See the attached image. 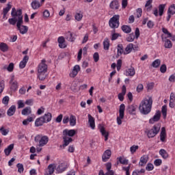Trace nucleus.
Masks as SVG:
<instances>
[{"label": "nucleus", "instance_id": "1", "mask_svg": "<svg viewBox=\"0 0 175 175\" xmlns=\"http://www.w3.org/2000/svg\"><path fill=\"white\" fill-rule=\"evenodd\" d=\"M11 16L12 17L18 16V22L16 23L17 29L22 35L27 33L28 32V27L23 25L24 24V21H23V10H16V8H13L12 9Z\"/></svg>", "mask_w": 175, "mask_h": 175}, {"label": "nucleus", "instance_id": "2", "mask_svg": "<svg viewBox=\"0 0 175 175\" xmlns=\"http://www.w3.org/2000/svg\"><path fill=\"white\" fill-rule=\"evenodd\" d=\"M152 107V97L144 98L139 104V111L142 114L147 116L150 114Z\"/></svg>", "mask_w": 175, "mask_h": 175}, {"label": "nucleus", "instance_id": "3", "mask_svg": "<svg viewBox=\"0 0 175 175\" xmlns=\"http://www.w3.org/2000/svg\"><path fill=\"white\" fill-rule=\"evenodd\" d=\"M34 142L35 143H38V147H44V146L49 143V137L46 135L42 136L40 135H37L34 137Z\"/></svg>", "mask_w": 175, "mask_h": 175}, {"label": "nucleus", "instance_id": "4", "mask_svg": "<svg viewBox=\"0 0 175 175\" xmlns=\"http://www.w3.org/2000/svg\"><path fill=\"white\" fill-rule=\"evenodd\" d=\"M159 131H161V125L156 124L153 126V128H152L150 130L146 132L148 137L149 139L155 137V136H157V135L159 133Z\"/></svg>", "mask_w": 175, "mask_h": 175}, {"label": "nucleus", "instance_id": "5", "mask_svg": "<svg viewBox=\"0 0 175 175\" xmlns=\"http://www.w3.org/2000/svg\"><path fill=\"white\" fill-rule=\"evenodd\" d=\"M109 25L111 28H118L120 27V15H114L110 18Z\"/></svg>", "mask_w": 175, "mask_h": 175}, {"label": "nucleus", "instance_id": "6", "mask_svg": "<svg viewBox=\"0 0 175 175\" xmlns=\"http://www.w3.org/2000/svg\"><path fill=\"white\" fill-rule=\"evenodd\" d=\"M124 113H125V105L121 104L119 109V117L117 118L118 125H121V124H122V120H121L124 119Z\"/></svg>", "mask_w": 175, "mask_h": 175}, {"label": "nucleus", "instance_id": "7", "mask_svg": "<svg viewBox=\"0 0 175 175\" xmlns=\"http://www.w3.org/2000/svg\"><path fill=\"white\" fill-rule=\"evenodd\" d=\"M47 72V64L46 59H42L41 63L38 66V72Z\"/></svg>", "mask_w": 175, "mask_h": 175}, {"label": "nucleus", "instance_id": "8", "mask_svg": "<svg viewBox=\"0 0 175 175\" xmlns=\"http://www.w3.org/2000/svg\"><path fill=\"white\" fill-rule=\"evenodd\" d=\"M136 110H137V105L133 104L131 105H129L126 107V111L129 113V114H131L133 116L136 115Z\"/></svg>", "mask_w": 175, "mask_h": 175}, {"label": "nucleus", "instance_id": "9", "mask_svg": "<svg viewBox=\"0 0 175 175\" xmlns=\"http://www.w3.org/2000/svg\"><path fill=\"white\" fill-rule=\"evenodd\" d=\"M159 120H161V111H157L153 118L150 119L149 124H154V122H158Z\"/></svg>", "mask_w": 175, "mask_h": 175}, {"label": "nucleus", "instance_id": "10", "mask_svg": "<svg viewBox=\"0 0 175 175\" xmlns=\"http://www.w3.org/2000/svg\"><path fill=\"white\" fill-rule=\"evenodd\" d=\"M68 167V163H62L56 167V170L58 173H63V172H65Z\"/></svg>", "mask_w": 175, "mask_h": 175}, {"label": "nucleus", "instance_id": "11", "mask_svg": "<svg viewBox=\"0 0 175 175\" xmlns=\"http://www.w3.org/2000/svg\"><path fill=\"white\" fill-rule=\"evenodd\" d=\"M111 157V150H105L102 156L103 162H107V161L110 159Z\"/></svg>", "mask_w": 175, "mask_h": 175}, {"label": "nucleus", "instance_id": "12", "mask_svg": "<svg viewBox=\"0 0 175 175\" xmlns=\"http://www.w3.org/2000/svg\"><path fill=\"white\" fill-rule=\"evenodd\" d=\"M76 135V130L75 129H71V130H68L65 129L63 131V135L64 136H70V137H73Z\"/></svg>", "mask_w": 175, "mask_h": 175}, {"label": "nucleus", "instance_id": "13", "mask_svg": "<svg viewBox=\"0 0 175 175\" xmlns=\"http://www.w3.org/2000/svg\"><path fill=\"white\" fill-rule=\"evenodd\" d=\"M79 72H80V66L75 65L72 69V71L71 73H70V77H76L77 75L79 74Z\"/></svg>", "mask_w": 175, "mask_h": 175}, {"label": "nucleus", "instance_id": "14", "mask_svg": "<svg viewBox=\"0 0 175 175\" xmlns=\"http://www.w3.org/2000/svg\"><path fill=\"white\" fill-rule=\"evenodd\" d=\"M99 129L102 136L105 137V141L107 142L109 139V132H107L103 126H100Z\"/></svg>", "mask_w": 175, "mask_h": 175}, {"label": "nucleus", "instance_id": "15", "mask_svg": "<svg viewBox=\"0 0 175 175\" xmlns=\"http://www.w3.org/2000/svg\"><path fill=\"white\" fill-rule=\"evenodd\" d=\"M88 124L90 128H92V129H95V118H94V117H92L91 114H88Z\"/></svg>", "mask_w": 175, "mask_h": 175}, {"label": "nucleus", "instance_id": "16", "mask_svg": "<svg viewBox=\"0 0 175 175\" xmlns=\"http://www.w3.org/2000/svg\"><path fill=\"white\" fill-rule=\"evenodd\" d=\"M126 94V87L124 85L122 88V92L118 95V98L120 102L124 100V96Z\"/></svg>", "mask_w": 175, "mask_h": 175}, {"label": "nucleus", "instance_id": "17", "mask_svg": "<svg viewBox=\"0 0 175 175\" xmlns=\"http://www.w3.org/2000/svg\"><path fill=\"white\" fill-rule=\"evenodd\" d=\"M29 59V57L28 55L24 56L23 60L20 62L19 68H21V69H24L27 66V62H28Z\"/></svg>", "mask_w": 175, "mask_h": 175}, {"label": "nucleus", "instance_id": "18", "mask_svg": "<svg viewBox=\"0 0 175 175\" xmlns=\"http://www.w3.org/2000/svg\"><path fill=\"white\" fill-rule=\"evenodd\" d=\"M57 42L59 43V47H60V49H66V44H65V38L64 37H59L57 39Z\"/></svg>", "mask_w": 175, "mask_h": 175}, {"label": "nucleus", "instance_id": "19", "mask_svg": "<svg viewBox=\"0 0 175 175\" xmlns=\"http://www.w3.org/2000/svg\"><path fill=\"white\" fill-rule=\"evenodd\" d=\"M43 124H46V122L44 121V119H43L42 116L40 118H38L35 121L36 126H42Z\"/></svg>", "mask_w": 175, "mask_h": 175}, {"label": "nucleus", "instance_id": "20", "mask_svg": "<svg viewBox=\"0 0 175 175\" xmlns=\"http://www.w3.org/2000/svg\"><path fill=\"white\" fill-rule=\"evenodd\" d=\"M13 148H14V144H11L4 150V152L7 157H9V155H10V153L12 152Z\"/></svg>", "mask_w": 175, "mask_h": 175}, {"label": "nucleus", "instance_id": "21", "mask_svg": "<svg viewBox=\"0 0 175 175\" xmlns=\"http://www.w3.org/2000/svg\"><path fill=\"white\" fill-rule=\"evenodd\" d=\"M148 162V157L146 155H144L140 158V161L139 163V166H144Z\"/></svg>", "mask_w": 175, "mask_h": 175}, {"label": "nucleus", "instance_id": "22", "mask_svg": "<svg viewBox=\"0 0 175 175\" xmlns=\"http://www.w3.org/2000/svg\"><path fill=\"white\" fill-rule=\"evenodd\" d=\"M109 7L111 9H115L118 10V8H120V3H118V0H113L111 2Z\"/></svg>", "mask_w": 175, "mask_h": 175}, {"label": "nucleus", "instance_id": "23", "mask_svg": "<svg viewBox=\"0 0 175 175\" xmlns=\"http://www.w3.org/2000/svg\"><path fill=\"white\" fill-rule=\"evenodd\" d=\"M14 113H16V105H12L7 111V115L8 117H12V116H14Z\"/></svg>", "mask_w": 175, "mask_h": 175}, {"label": "nucleus", "instance_id": "24", "mask_svg": "<svg viewBox=\"0 0 175 175\" xmlns=\"http://www.w3.org/2000/svg\"><path fill=\"white\" fill-rule=\"evenodd\" d=\"M42 118L44 120L45 123H47L51 121V118H53V116L51 115V113L48 112L47 113H45L43 116H42Z\"/></svg>", "mask_w": 175, "mask_h": 175}, {"label": "nucleus", "instance_id": "25", "mask_svg": "<svg viewBox=\"0 0 175 175\" xmlns=\"http://www.w3.org/2000/svg\"><path fill=\"white\" fill-rule=\"evenodd\" d=\"M133 50V44L132 43L129 44L124 49V55H126V54H129L130 53H132Z\"/></svg>", "mask_w": 175, "mask_h": 175}, {"label": "nucleus", "instance_id": "26", "mask_svg": "<svg viewBox=\"0 0 175 175\" xmlns=\"http://www.w3.org/2000/svg\"><path fill=\"white\" fill-rule=\"evenodd\" d=\"M136 71L135 70V68L131 67L130 68L127 69L126 72V76H130L131 77H133V75H135Z\"/></svg>", "mask_w": 175, "mask_h": 175}, {"label": "nucleus", "instance_id": "27", "mask_svg": "<svg viewBox=\"0 0 175 175\" xmlns=\"http://www.w3.org/2000/svg\"><path fill=\"white\" fill-rule=\"evenodd\" d=\"M75 35H73V33L70 31H68L66 39L68 42H75L76 40V38H75Z\"/></svg>", "mask_w": 175, "mask_h": 175}, {"label": "nucleus", "instance_id": "28", "mask_svg": "<svg viewBox=\"0 0 175 175\" xmlns=\"http://www.w3.org/2000/svg\"><path fill=\"white\" fill-rule=\"evenodd\" d=\"M31 113L32 111L31 110V107H26L21 111V114L23 116H29V114H31Z\"/></svg>", "mask_w": 175, "mask_h": 175}, {"label": "nucleus", "instance_id": "29", "mask_svg": "<svg viewBox=\"0 0 175 175\" xmlns=\"http://www.w3.org/2000/svg\"><path fill=\"white\" fill-rule=\"evenodd\" d=\"M32 9L33 10H36V9H39L40 8V3L38 0H34L31 3Z\"/></svg>", "mask_w": 175, "mask_h": 175}, {"label": "nucleus", "instance_id": "30", "mask_svg": "<svg viewBox=\"0 0 175 175\" xmlns=\"http://www.w3.org/2000/svg\"><path fill=\"white\" fill-rule=\"evenodd\" d=\"M165 139H166V129L165 127H162L160 133V140L161 142H165Z\"/></svg>", "mask_w": 175, "mask_h": 175}, {"label": "nucleus", "instance_id": "31", "mask_svg": "<svg viewBox=\"0 0 175 175\" xmlns=\"http://www.w3.org/2000/svg\"><path fill=\"white\" fill-rule=\"evenodd\" d=\"M13 18L8 19V23L10 24V25H16V23H18V16H12Z\"/></svg>", "mask_w": 175, "mask_h": 175}, {"label": "nucleus", "instance_id": "32", "mask_svg": "<svg viewBox=\"0 0 175 175\" xmlns=\"http://www.w3.org/2000/svg\"><path fill=\"white\" fill-rule=\"evenodd\" d=\"M121 29L124 33H131L132 32V28L129 25H122Z\"/></svg>", "mask_w": 175, "mask_h": 175}, {"label": "nucleus", "instance_id": "33", "mask_svg": "<svg viewBox=\"0 0 175 175\" xmlns=\"http://www.w3.org/2000/svg\"><path fill=\"white\" fill-rule=\"evenodd\" d=\"M0 50L3 51V53H6L9 50V46L6 44L5 42L0 43Z\"/></svg>", "mask_w": 175, "mask_h": 175}, {"label": "nucleus", "instance_id": "34", "mask_svg": "<svg viewBox=\"0 0 175 175\" xmlns=\"http://www.w3.org/2000/svg\"><path fill=\"white\" fill-rule=\"evenodd\" d=\"M10 90L11 91H17V88H18V83L17 81H14L13 83H10Z\"/></svg>", "mask_w": 175, "mask_h": 175}, {"label": "nucleus", "instance_id": "35", "mask_svg": "<svg viewBox=\"0 0 175 175\" xmlns=\"http://www.w3.org/2000/svg\"><path fill=\"white\" fill-rule=\"evenodd\" d=\"M124 53H125V51H124V46H122V44H118L117 58H118V57H120V55H122Z\"/></svg>", "mask_w": 175, "mask_h": 175}, {"label": "nucleus", "instance_id": "36", "mask_svg": "<svg viewBox=\"0 0 175 175\" xmlns=\"http://www.w3.org/2000/svg\"><path fill=\"white\" fill-rule=\"evenodd\" d=\"M47 72H42V71H40V72H38V77L39 80H41V81H43L46 79V77H47Z\"/></svg>", "mask_w": 175, "mask_h": 175}, {"label": "nucleus", "instance_id": "37", "mask_svg": "<svg viewBox=\"0 0 175 175\" xmlns=\"http://www.w3.org/2000/svg\"><path fill=\"white\" fill-rule=\"evenodd\" d=\"M64 139V144H63V147H66V146H69L70 143H72V142H73V139L69 137V138H66V136H64L63 137Z\"/></svg>", "mask_w": 175, "mask_h": 175}, {"label": "nucleus", "instance_id": "38", "mask_svg": "<svg viewBox=\"0 0 175 175\" xmlns=\"http://www.w3.org/2000/svg\"><path fill=\"white\" fill-rule=\"evenodd\" d=\"M159 154L160 155H161L163 159H166L167 158H169V154H167V152H166V150L164 149L160 150Z\"/></svg>", "mask_w": 175, "mask_h": 175}, {"label": "nucleus", "instance_id": "39", "mask_svg": "<svg viewBox=\"0 0 175 175\" xmlns=\"http://www.w3.org/2000/svg\"><path fill=\"white\" fill-rule=\"evenodd\" d=\"M70 126H75L76 125V116L71 115L69 119Z\"/></svg>", "mask_w": 175, "mask_h": 175}, {"label": "nucleus", "instance_id": "40", "mask_svg": "<svg viewBox=\"0 0 175 175\" xmlns=\"http://www.w3.org/2000/svg\"><path fill=\"white\" fill-rule=\"evenodd\" d=\"M104 50H109L110 49V42L109 38H105L103 42Z\"/></svg>", "mask_w": 175, "mask_h": 175}, {"label": "nucleus", "instance_id": "41", "mask_svg": "<svg viewBox=\"0 0 175 175\" xmlns=\"http://www.w3.org/2000/svg\"><path fill=\"white\" fill-rule=\"evenodd\" d=\"M12 9V5H10V3H8L7 4V7L3 9V14H4V16L5 14H8V13H9V10H10Z\"/></svg>", "mask_w": 175, "mask_h": 175}, {"label": "nucleus", "instance_id": "42", "mask_svg": "<svg viewBox=\"0 0 175 175\" xmlns=\"http://www.w3.org/2000/svg\"><path fill=\"white\" fill-rule=\"evenodd\" d=\"M161 113L163 116V118H166V116H167V106L163 105L162 107Z\"/></svg>", "mask_w": 175, "mask_h": 175}, {"label": "nucleus", "instance_id": "43", "mask_svg": "<svg viewBox=\"0 0 175 175\" xmlns=\"http://www.w3.org/2000/svg\"><path fill=\"white\" fill-rule=\"evenodd\" d=\"M166 5L165 4H161L159 5V16H163V11L165 10V7Z\"/></svg>", "mask_w": 175, "mask_h": 175}, {"label": "nucleus", "instance_id": "44", "mask_svg": "<svg viewBox=\"0 0 175 175\" xmlns=\"http://www.w3.org/2000/svg\"><path fill=\"white\" fill-rule=\"evenodd\" d=\"M160 65H161V59H157L154 60L152 63V68H159Z\"/></svg>", "mask_w": 175, "mask_h": 175}, {"label": "nucleus", "instance_id": "45", "mask_svg": "<svg viewBox=\"0 0 175 175\" xmlns=\"http://www.w3.org/2000/svg\"><path fill=\"white\" fill-rule=\"evenodd\" d=\"M172 46L173 45L172 44V41H170V40H165L164 43V47H165V49H172Z\"/></svg>", "mask_w": 175, "mask_h": 175}, {"label": "nucleus", "instance_id": "46", "mask_svg": "<svg viewBox=\"0 0 175 175\" xmlns=\"http://www.w3.org/2000/svg\"><path fill=\"white\" fill-rule=\"evenodd\" d=\"M3 69H7V70H8V72H13V70H14V64L10 63V64L8 65V67H6V66H4V67H3Z\"/></svg>", "mask_w": 175, "mask_h": 175}, {"label": "nucleus", "instance_id": "47", "mask_svg": "<svg viewBox=\"0 0 175 175\" xmlns=\"http://www.w3.org/2000/svg\"><path fill=\"white\" fill-rule=\"evenodd\" d=\"M126 40L127 42H133L135 40V34L133 33L129 34L126 38Z\"/></svg>", "mask_w": 175, "mask_h": 175}, {"label": "nucleus", "instance_id": "48", "mask_svg": "<svg viewBox=\"0 0 175 175\" xmlns=\"http://www.w3.org/2000/svg\"><path fill=\"white\" fill-rule=\"evenodd\" d=\"M98 175H114V171H107V172L105 174L103 170H100Z\"/></svg>", "mask_w": 175, "mask_h": 175}, {"label": "nucleus", "instance_id": "49", "mask_svg": "<svg viewBox=\"0 0 175 175\" xmlns=\"http://www.w3.org/2000/svg\"><path fill=\"white\" fill-rule=\"evenodd\" d=\"M54 169H55V165L50 164L48 166L49 174H53V173H54Z\"/></svg>", "mask_w": 175, "mask_h": 175}, {"label": "nucleus", "instance_id": "50", "mask_svg": "<svg viewBox=\"0 0 175 175\" xmlns=\"http://www.w3.org/2000/svg\"><path fill=\"white\" fill-rule=\"evenodd\" d=\"M118 161L121 163L122 165H128V159H122V157H118Z\"/></svg>", "mask_w": 175, "mask_h": 175}, {"label": "nucleus", "instance_id": "51", "mask_svg": "<svg viewBox=\"0 0 175 175\" xmlns=\"http://www.w3.org/2000/svg\"><path fill=\"white\" fill-rule=\"evenodd\" d=\"M9 100H10V98H9L8 96H4L2 99L3 105H5V106H8V105H9Z\"/></svg>", "mask_w": 175, "mask_h": 175}, {"label": "nucleus", "instance_id": "52", "mask_svg": "<svg viewBox=\"0 0 175 175\" xmlns=\"http://www.w3.org/2000/svg\"><path fill=\"white\" fill-rule=\"evenodd\" d=\"M167 13H168V14H172V15L175 14V5L174 4L172 5L169 8Z\"/></svg>", "mask_w": 175, "mask_h": 175}, {"label": "nucleus", "instance_id": "53", "mask_svg": "<svg viewBox=\"0 0 175 175\" xmlns=\"http://www.w3.org/2000/svg\"><path fill=\"white\" fill-rule=\"evenodd\" d=\"M0 132H1V135H3V136H6V135H8V133H9V129H5L4 126H1L0 128Z\"/></svg>", "mask_w": 175, "mask_h": 175}, {"label": "nucleus", "instance_id": "54", "mask_svg": "<svg viewBox=\"0 0 175 175\" xmlns=\"http://www.w3.org/2000/svg\"><path fill=\"white\" fill-rule=\"evenodd\" d=\"M18 105V109H23V107H25V104L24 103V100H19L17 101Z\"/></svg>", "mask_w": 175, "mask_h": 175}, {"label": "nucleus", "instance_id": "55", "mask_svg": "<svg viewBox=\"0 0 175 175\" xmlns=\"http://www.w3.org/2000/svg\"><path fill=\"white\" fill-rule=\"evenodd\" d=\"M139 150V146L133 145L130 148V151L131 154H134Z\"/></svg>", "mask_w": 175, "mask_h": 175}, {"label": "nucleus", "instance_id": "56", "mask_svg": "<svg viewBox=\"0 0 175 175\" xmlns=\"http://www.w3.org/2000/svg\"><path fill=\"white\" fill-rule=\"evenodd\" d=\"M16 167L18 168V173H23L24 172V165L23 164L18 163Z\"/></svg>", "mask_w": 175, "mask_h": 175}, {"label": "nucleus", "instance_id": "57", "mask_svg": "<svg viewBox=\"0 0 175 175\" xmlns=\"http://www.w3.org/2000/svg\"><path fill=\"white\" fill-rule=\"evenodd\" d=\"M33 121V118L32 117L28 118L23 121V125H28L29 122H32Z\"/></svg>", "mask_w": 175, "mask_h": 175}, {"label": "nucleus", "instance_id": "58", "mask_svg": "<svg viewBox=\"0 0 175 175\" xmlns=\"http://www.w3.org/2000/svg\"><path fill=\"white\" fill-rule=\"evenodd\" d=\"M146 170H147L148 172H151V170H154V165L152 163H148L146 165Z\"/></svg>", "mask_w": 175, "mask_h": 175}, {"label": "nucleus", "instance_id": "59", "mask_svg": "<svg viewBox=\"0 0 175 175\" xmlns=\"http://www.w3.org/2000/svg\"><path fill=\"white\" fill-rule=\"evenodd\" d=\"M3 90H5V81L1 80L0 81V94H2V92H3Z\"/></svg>", "mask_w": 175, "mask_h": 175}, {"label": "nucleus", "instance_id": "60", "mask_svg": "<svg viewBox=\"0 0 175 175\" xmlns=\"http://www.w3.org/2000/svg\"><path fill=\"white\" fill-rule=\"evenodd\" d=\"M75 18L77 21H81V19L83 18V14L77 13L75 16Z\"/></svg>", "mask_w": 175, "mask_h": 175}, {"label": "nucleus", "instance_id": "61", "mask_svg": "<svg viewBox=\"0 0 175 175\" xmlns=\"http://www.w3.org/2000/svg\"><path fill=\"white\" fill-rule=\"evenodd\" d=\"M166 70H167L166 64H162L160 67V72L161 73H166Z\"/></svg>", "mask_w": 175, "mask_h": 175}, {"label": "nucleus", "instance_id": "62", "mask_svg": "<svg viewBox=\"0 0 175 175\" xmlns=\"http://www.w3.org/2000/svg\"><path fill=\"white\" fill-rule=\"evenodd\" d=\"M154 165L155 166H161V165H162V160L157 159L154 161Z\"/></svg>", "mask_w": 175, "mask_h": 175}, {"label": "nucleus", "instance_id": "63", "mask_svg": "<svg viewBox=\"0 0 175 175\" xmlns=\"http://www.w3.org/2000/svg\"><path fill=\"white\" fill-rule=\"evenodd\" d=\"M93 58L94 59V62H98V61H99V53L98 52L94 53Z\"/></svg>", "mask_w": 175, "mask_h": 175}, {"label": "nucleus", "instance_id": "64", "mask_svg": "<svg viewBox=\"0 0 175 175\" xmlns=\"http://www.w3.org/2000/svg\"><path fill=\"white\" fill-rule=\"evenodd\" d=\"M144 90L143 84L139 83L137 87V92H142Z\"/></svg>", "mask_w": 175, "mask_h": 175}]
</instances>
